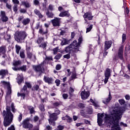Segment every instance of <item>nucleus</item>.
<instances>
[{
  "label": "nucleus",
  "instance_id": "obj_1",
  "mask_svg": "<svg viewBox=\"0 0 130 130\" xmlns=\"http://www.w3.org/2000/svg\"><path fill=\"white\" fill-rule=\"evenodd\" d=\"M124 111H125L124 107L114 108L111 112L110 116L105 119L107 127H111L112 130L116 129L119 124V120L121 119Z\"/></svg>",
  "mask_w": 130,
  "mask_h": 130
},
{
  "label": "nucleus",
  "instance_id": "obj_2",
  "mask_svg": "<svg viewBox=\"0 0 130 130\" xmlns=\"http://www.w3.org/2000/svg\"><path fill=\"white\" fill-rule=\"evenodd\" d=\"M3 115L5 116L4 120V126L6 127L9 126L13 120V117H14V115L11 112L10 109L7 108L6 111H3Z\"/></svg>",
  "mask_w": 130,
  "mask_h": 130
},
{
  "label": "nucleus",
  "instance_id": "obj_3",
  "mask_svg": "<svg viewBox=\"0 0 130 130\" xmlns=\"http://www.w3.org/2000/svg\"><path fill=\"white\" fill-rule=\"evenodd\" d=\"M27 35L25 31H17L14 34V39L18 43H22L26 39Z\"/></svg>",
  "mask_w": 130,
  "mask_h": 130
},
{
  "label": "nucleus",
  "instance_id": "obj_4",
  "mask_svg": "<svg viewBox=\"0 0 130 130\" xmlns=\"http://www.w3.org/2000/svg\"><path fill=\"white\" fill-rule=\"evenodd\" d=\"M45 61H43L41 64L38 66H33L32 68L36 73L39 74V76H41L42 74H44L45 73V70L44 69V64Z\"/></svg>",
  "mask_w": 130,
  "mask_h": 130
},
{
  "label": "nucleus",
  "instance_id": "obj_5",
  "mask_svg": "<svg viewBox=\"0 0 130 130\" xmlns=\"http://www.w3.org/2000/svg\"><path fill=\"white\" fill-rule=\"evenodd\" d=\"M30 119L26 118L22 121V127L23 128L31 130L33 128V124L30 123Z\"/></svg>",
  "mask_w": 130,
  "mask_h": 130
},
{
  "label": "nucleus",
  "instance_id": "obj_6",
  "mask_svg": "<svg viewBox=\"0 0 130 130\" xmlns=\"http://www.w3.org/2000/svg\"><path fill=\"white\" fill-rule=\"evenodd\" d=\"M93 15L91 12H86L83 15V18L85 20V24H89L88 21H91L93 19Z\"/></svg>",
  "mask_w": 130,
  "mask_h": 130
},
{
  "label": "nucleus",
  "instance_id": "obj_7",
  "mask_svg": "<svg viewBox=\"0 0 130 130\" xmlns=\"http://www.w3.org/2000/svg\"><path fill=\"white\" fill-rule=\"evenodd\" d=\"M27 93H28V89H27V87H26V86H23L20 91V93H17V96L18 97H20V96L21 97L23 98V99H25V98L26 97V94H27Z\"/></svg>",
  "mask_w": 130,
  "mask_h": 130
},
{
  "label": "nucleus",
  "instance_id": "obj_8",
  "mask_svg": "<svg viewBox=\"0 0 130 130\" xmlns=\"http://www.w3.org/2000/svg\"><path fill=\"white\" fill-rule=\"evenodd\" d=\"M30 50H31L30 47L26 48V51L27 58H29V59H33V60H36V56L35 55H33V54L30 52Z\"/></svg>",
  "mask_w": 130,
  "mask_h": 130
},
{
  "label": "nucleus",
  "instance_id": "obj_9",
  "mask_svg": "<svg viewBox=\"0 0 130 130\" xmlns=\"http://www.w3.org/2000/svg\"><path fill=\"white\" fill-rule=\"evenodd\" d=\"M70 45L73 49H74L75 52H78L79 51V48H80V45L77 41L74 40Z\"/></svg>",
  "mask_w": 130,
  "mask_h": 130
},
{
  "label": "nucleus",
  "instance_id": "obj_10",
  "mask_svg": "<svg viewBox=\"0 0 130 130\" xmlns=\"http://www.w3.org/2000/svg\"><path fill=\"white\" fill-rule=\"evenodd\" d=\"M53 27H59L60 26V18L55 17L54 19L51 20Z\"/></svg>",
  "mask_w": 130,
  "mask_h": 130
},
{
  "label": "nucleus",
  "instance_id": "obj_11",
  "mask_svg": "<svg viewBox=\"0 0 130 130\" xmlns=\"http://www.w3.org/2000/svg\"><path fill=\"white\" fill-rule=\"evenodd\" d=\"M1 20L2 22H8L9 21V17L6 15V12L1 11L0 13Z\"/></svg>",
  "mask_w": 130,
  "mask_h": 130
},
{
  "label": "nucleus",
  "instance_id": "obj_12",
  "mask_svg": "<svg viewBox=\"0 0 130 130\" xmlns=\"http://www.w3.org/2000/svg\"><path fill=\"white\" fill-rule=\"evenodd\" d=\"M118 57H119L121 60L123 59V46H121L119 48L118 51Z\"/></svg>",
  "mask_w": 130,
  "mask_h": 130
},
{
  "label": "nucleus",
  "instance_id": "obj_13",
  "mask_svg": "<svg viewBox=\"0 0 130 130\" xmlns=\"http://www.w3.org/2000/svg\"><path fill=\"white\" fill-rule=\"evenodd\" d=\"M81 96L82 99L83 100H86V99H87L88 97L90 96V92L89 91H86L85 90L84 91H82L81 93Z\"/></svg>",
  "mask_w": 130,
  "mask_h": 130
},
{
  "label": "nucleus",
  "instance_id": "obj_14",
  "mask_svg": "<svg viewBox=\"0 0 130 130\" xmlns=\"http://www.w3.org/2000/svg\"><path fill=\"white\" fill-rule=\"evenodd\" d=\"M112 99V96H111V92L109 91L108 97L106 99H104L102 101V102L104 104H106V105H107V104H108V103H109V102L111 101Z\"/></svg>",
  "mask_w": 130,
  "mask_h": 130
},
{
  "label": "nucleus",
  "instance_id": "obj_15",
  "mask_svg": "<svg viewBox=\"0 0 130 130\" xmlns=\"http://www.w3.org/2000/svg\"><path fill=\"white\" fill-rule=\"evenodd\" d=\"M112 45V41H108L105 42L104 50H108Z\"/></svg>",
  "mask_w": 130,
  "mask_h": 130
},
{
  "label": "nucleus",
  "instance_id": "obj_16",
  "mask_svg": "<svg viewBox=\"0 0 130 130\" xmlns=\"http://www.w3.org/2000/svg\"><path fill=\"white\" fill-rule=\"evenodd\" d=\"M43 80L45 83H47L49 85L52 84V82H53V79H52V78L48 77L46 76H44Z\"/></svg>",
  "mask_w": 130,
  "mask_h": 130
},
{
  "label": "nucleus",
  "instance_id": "obj_17",
  "mask_svg": "<svg viewBox=\"0 0 130 130\" xmlns=\"http://www.w3.org/2000/svg\"><path fill=\"white\" fill-rule=\"evenodd\" d=\"M49 113V119L53 120H56L58 119V116L57 115H55L54 113H50V112H48Z\"/></svg>",
  "mask_w": 130,
  "mask_h": 130
},
{
  "label": "nucleus",
  "instance_id": "obj_18",
  "mask_svg": "<svg viewBox=\"0 0 130 130\" xmlns=\"http://www.w3.org/2000/svg\"><path fill=\"white\" fill-rule=\"evenodd\" d=\"M64 51H65L66 53H71V52H73V51H75L74 50V49H73V48L72 47V46L70 45L69 46L66 47L64 48Z\"/></svg>",
  "mask_w": 130,
  "mask_h": 130
},
{
  "label": "nucleus",
  "instance_id": "obj_19",
  "mask_svg": "<svg viewBox=\"0 0 130 130\" xmlns=\"http://www.w3.org/2000/svg\"><path fill=\"white\" fill-rule=\"evenodd\" d=\"M34 12L35 15L38 16L39 19H42V18H43L44 17L43 15L41 14V12H40V11H39L38 9H35Z\"/></svg>",
  "mask_w": 130,
  "mask_h": 130
},
{
  "label": "nucleus",
  "instance_id": "obj_20",
  "mask_svg": "<svg viewBox=\"0 0 130 130\" xmlns=\"http://www.w3.org/2000/svg\"><path fill=\"white\" fill-rule=\"evenodd\" d=\"M71 14L69 12V11H62L59 14V17H70Z\"/></svg>",
  "mask_w": 130,
  "mask_h": 130
},
{
  "label": "nucleus",
  "instance_id": "obj_21",
  "mask_svg": "<svg viewBox=\"0 0 130 130\" xmlns=\"http://www.w3.org/2000/svg\"><path fill=\"white\" fill-rule=\"evenodd\" d=\"M9 73L7 70H0V76H2L1 78L2 79H4L5 78V76H6V75H8Z\"/></svg>",
  "mask_w": 130,
  "mask_h": 130
},
{
  "label": "nucleus",
  "instance_id": "obj_22",
  "mask_svg": "<svg viewBox=\"0 0 130 130\" xmlns=\"http://www.w3.org/2000/svg\"><path fill=\"white\" fill-rule=\"evenodd\" d=\"M17 82L19 85H21L22 83H24V79L22 75H18L17 78Z\"/></svg>",
  "mask_w": 130,
  "mask_h": 130
},
{
  "label": "nucleus",
  "instance_id": "obj_23",
  "mask_svg": "<svg viewBox=\"0 0 130 130\" xmlns=\"http://www.w3.org/2000/svg\"><path fill=\"white\" fill-rule=\"evenodd\" d=\"M62 120H67V122H72L73 121V118H71L69 115H67L65 117H62Z\"/></svg>",
  "mask_w": 130,
  "mask_h": 130
},
{
  "label": "nucleus",
  "instance_id": "obj_24",
  "mask_svg": "<svg viewBox=\"0 0 130 130\" xmlns=\"http://www.w3.org/2000/svg\"><path fill=\"white\" fill-rule=\"evenodd\" d=\"M70 44V41L67 39H62L61 40V42L60 43L61 45L62 46H63V45H67V44Z\"/></svg>",
  "mask_w": 130,
  "mask_h": 130
},
{
  "label": "nucleus",
  "instance_id": "obj_25",
  "mask_svg": "<svg viewBox=\"0 0 130 130\" xmlns=\"http://www.w3.org/2000/svg\"><path fill=\"white\" fill-rule=\"evenodd\" d=\"M9 0H0V3H5V4H6V8L10 10L12 9V6L8 4V2H9Z\"/></svg>",
  "mask_w": 130,
  "mask_h": 130
},
{
  "label": "nucleus",
  "instance_id": "obj_26",
  "mask_svg": "<svg viewBox=\"0 0 130 130\" xmlns=\"http://www.w3.org/2000/svg\"><path fill=\"white\" fill-rule=\"evenodd\" d=\"M46 15L47 18H53L54 17V14L52 12H50L49 10H47V12H46Z\"/></svg>",
  "mask_w": 130,
  "mask_h": 130
},
{
  "label": "nucleus",
  "instance_id": "obj_27",
  "mask_svg": "<svg viewBox=\"0 0 130 130\" xmlns=\"http://www.w3.org/2000/svg\"><path fill=\"white\" fill-rule=\"evenodd\" d=\"M21 4L22 6H24L26 8H27L31 7V4H30L28 1H22L21 2Z\"/></svg>",
  "mask_w": 130,
  "mask_h": 130
},
{
  "label": "nucleus",
  "instance_id": "obj_28",
  "mask_svg": "<svg viewBox=\"0 0 130 130\" xmlns=\"http://www.w3.org/2000/svg\"><path fill=\"white\" fill-rule=\"evenodd\" d=\"M22 23L24 26H26V25H28L29 23H30V19L29 18H24L22 21Z\"/></svg>",
  "mask_w": 130,
  "mask_h": 130
},
{
  "label": "nucleus",
  "instance_id": "obj_29",
  "mask_svg": "<svg viewBox=\"0 0 130 130\" xmlns=\"http://www.w3.org/2000/svg\"><path fill=\"white\" fill-rule=\"evenodd\" d=\"M19 56L22 59H24L26 57V54H25L24 50H21L19 53Z\"/></svg>",
  "mask_w": 130,
  "mask_h": 130
},
{
  "label": "nucleus",
  "instance_id": "obj_30",
  "mask_svg": "<svg viewBox=\"0 0 130 130\" xmlns=\"http://www.w3.org/2000/svg\"><path fill=\"white\" fill-rule=\"evenodd\" d=\"M39 33H40V34H42V35H44L48 33V30H47V29H46V31H44V30L42 27L40 28Z\"/></svg>",
  "mask_w": 130,
  "mask_h": 130
},
{
  "label": "nucleus",
  "instance_id": "obj_31",
  "mask_svg": "<svg viewBox=\"0 0 130 130\" xmlns=\"http://www.w3.org/2000/svg\"><path fill=\"white\" fill-rule=\"evenodd\" d=\"M4 38L5 40L7 41V42L10 43L11 41V35L7 34L5 35Z\"/></svg>",
  "mask_w": 130,
  "mask_h": 130
},
{
  "label": "nucleus",
  "instance_id": "obj_32",
  "mask_svg": "<svg viewBox=\"0 0 130 130\" xmlns=\"http://www.w3.org/2000/svg\"><path fill=\"white\" fill-rule=\"evenodd\" d=\"M7 48L5 46H2L0 47V53L5 54L6 53Z\"/></svg>",
  "mask_w": 130,
  "mask_h": 130
},
{
  "label": "nucleus",
  "instance_id": "obj_33",
  "mask_svg": "<svg viewBox=\"0 0 130 130\" xmlns=\"http://www.w3.org/2000/svg\"><path fill=\"white\" fill-rule=\"evenodd\" d=\"M110 76V69L107 68L105 72V77L109 78Z\"/></svg>",
  "mask_w": 130,
  "mask_h": 130
},
{
  "label": "nucleus",
  "instance_id": "obj_34",
  "mask_svg": "<svg viewBox=\"0 0 130 130\" xmlns=\"http://www.w3.org/2000/svg\"><path fill=\"white\" fill-rule=\"evenodd\" d=\"M22 64V61L21 60H18L17 61H14L13 62V64L14 67H18L20 66Z\"/></svg>",
  "mask_w": 130,
  "mask_h": 130
},
{
  "label": "nucleus",
  "instance_id": "obj_35",
  "mask_svg": "<svg viewBox=\"0 0 130 130\" xmlns=\"http://www.w3.org/2000/svg\"><path fill=\"white\" fill-rule=\"evenodd\" d=\"M21 46L19 45H15V50L17 54H19L20 53V50H21Z\"/></svg>",
  "mask_w": 130,
  "mask_h": 130
},
{
  "label": "nucleus",
  "instance_id": "obj_36",
  "mask_svg": "<svg viewBox=\"0 0 130 130\" xmlns=\"http://www.w3.org/2000/svg\"><path fill=\"white\" fill-rule=\"evenodd\" d=\"M46 46H47V42H45L44 43H42L40 46L39 47H42L44 50H46Z\"/></svg>",
  "mask_w": 130,
  "mask_h": 130
},
{
  "label": "nucleus",
  "instance_id": "obj_37",
  "mask_svg": "<svg viewBox=\"0 0 130 130\" xmlns=\"http://www.w3.org/2000/svg\"><path fill=\"white\" fill-rule=\"evenodd\" d=\"M28 109L30 111V114H33L34 112H35V110H34V107H33L32 106H29L28 107Z\"/></svg>",
  "mask_w": 130,
  "mask_h": 130
},
{
  "label": "nucleus",
  "instance_id": "obj_38",
  "mask_svg": "<svg viewBox=\"0 0 130 130\" xmlns=\"http://www.w3.org/2000/svg\"><path fill=\"white\" fill-rule=\"evenodd\" d=\"M52 105L55 108H56V107H59V106H60V102H55L53 103Z\"/></svg>",
  "mask_w": 130,
  "mask_h": 130
},
{
  "label": "nucleus",
  "instance_id": "obj_39",
  "mask_svg": "<svg viewBox=\"0 0 130 130\" xmlns=\"http://www.w3.org/2000/svg\"><path fill=\"white\" fill-rule=\"evenodd\" d=\"M19 71L22 72H26L27 71V66L23 65L19 68Z\"/></svg>",
  "mask_w": 130,
  "mask_h": 130
},
{
  "label": "nucleus",
  "instance_id": "obj_40",
  "mask_svg": "<svg viewBox=\"0 0 130 130\" xmlns=\"http://www.w3.org/2000/svg\"><path fill=\"white\" fill-rule=\"evenodd\" d=\"M47 11H50L51 12L54 11V6L51 4H50L48 7Z\"/></svg>",
  "mask_w": 130,
  "mask_h": 130
},
{
  "label": "nucleus",
  "instance_id": "obj_41",
  "mask_svg": "<svg viewBox=\"0 0 130 130\" xmlns=\"http://www.w3.org/2000/svg\"><path fill=\"white\" fill-rule=\"evenodd\" d=\"M24 86H25V87H26V88H28L29 89H31L32 88V85L31 84V83H30V82H25V85Z\"/></svg>",
  "mask_w": 130,
  "mask_h": 130
},
{
  "label": "nucleus",
  "instance_id": "obj_42",
  "mask_svg": "<svg viewBox=\"0 0 130 130\" xmlns=\"http://www.w3.org/2000/svg\"><path fill=\"white\" fill-rule=\"evenodd\" d=\"M11 111L14 113H15V112H16V111H17V109H16V108H15V104L12 103L11 106Z\"/></svg>",
  "mask_w": 130,
  "mask_h": 130
},
{
  "label": "nucleus",
  "instance_id": "obj_43",
  "mask_svg": "<svg viewBox=\"0 0 130 130\" xmlns=\"http://www.w3.org/2000/svg\"><path fill=\"white\" fill-rule=\"evenodd\" d=\"M54 113H53L55 114L57 116L60 114V111L56 108L54 109Z\"/></svg>",
  "mask_w": 130,
  "mask_h": 130
},
{
  "label": "nucleus",
  "instance_id": "obj_44",
  "mask_svg": "<svg viewBox=\"0 0 130 130\" xmlns=\"http://www.w3.org/2000/svg\"><path fill=\"white\" fill-rule=\"evenodd\" d=\"M92 29H93V24H91L89 26L88 25V27L86 28V33L90 32Z\"/></svg>",
  "mask_w": 130,
  "mask_h": 130
},
{
  "label": "nucleus",
  "instance_id": "obj_45",
  "mask_svg": "<svg viewBox=\"0 0 130 130\" xmlns=\"http://www.w3.org/2000/svg\"><path fill=\"white\" fill-rule=\"evenodd\" d=\"M55 121L54 120L48 119L49 123L53 126H55Z\"/></svg>",
  "mask_w": 130,
  "mask_h": 130
},
{
  "label": "nucleus",
  "instance_id": "obj_46",
  "mask_svg": "<svg viewBox=\"0 0 130 130\" xmlns=\"http://www.w3.org/2000/svg\"><path fill=\"white\" fill-rule=\"evenodd\" d=\"M75 79H77V74L76 73H74L71 76L70 81H72V80H75Z\"/></svg>",
  "mask_w": 130,
  "mask_h": 130
},
{
  "label": "nucleus",
  "instance_id": "obj_47",
  "mask_svg": "<svg viewBox=\"0 0 130 130\" xmlns=\"http://www.w3.org/2000/svg\"><path fill=\"white\" fill-rule=\"evenodd\" d=\"M39 90V85L36 84L33 86L32 88V91H38Z\"/></svg>",
  "mask_w": 130,
  "mask_h": 130
},
{
  "label": "nucleus",
  "instance_id": "obj_48",
  "mask_svg": "<svg viewBox=\"0 0 130 130\" xmlns=\"http://www.w3.org/2000/svg\"><path fill=\"white\" fill-rule=\"evenodd\" d=\"M53 54H56L57 52H59V49L58 47H57L53 49Z\"/></svg>",
  "mask_w": 130,
  "mask_h": 130
},
{
  "label": "nucleus",
  "instance_id": "obj_49",
  "mask_svg": "<svg viewBox=\"0 0 130 130\" xmlns=\"http://www.w3.org/2000/svg\"><path fill=\"white\" fill-rule=\"evenodd\" d=\"M99 125L100 126H102V122H103V119H101V118H98V121H97Z\"/></svg>",
  "mask_w": 130,
  "mask_h": 130
},
{
  "label": "nucleus",
  "instance_id": "obj_50",
  "mask_svg": "<svg viewBox=\"0 0 130 130\" xmlns=\"http://www.w3.org/2000/svg\"><path fill=\"white\" fill-rule=\"evenodd\" d=\"M61 56H62V54H58L54 57V59H56V60H58V59H60Z\"/></svg>",
  "mask_w": 130,
  "mask_h": 130
},
{
  "label": "nucleus",
  "instance_id": "obj_51",
  "mask_svg": "<svg viewBox=\"0 0 130 130\" xmlns=\"http://www.w3.org/2000/svg\"><path fill=\"white\" fill-rule=\"evenodd\" d=\"M39 109L41 111H44L45 109H44V105L43 104H41L39 106Z\"/></svg>",
  "mask_w": 130,
  "mask_h": 130
},
{
  "label": "nucleus",
  "instance_id": "obj_52",
  "mask_svg": "<svg viewBox=\"0 0 130 130\" xmlns=\"http://www.w3.org/2000/svg\"><path fill=\"white\" fill-rule=\"evenodd\" d=\"M13 11L15 12V13H17L18 12V5L15 4L13 6Z\"/></svg>",
  "mask_w": 130,
  "mask_h": 130
},
{
  "label": "nucleus",
  "instance_id": "obj_53",
  "mask_svg": "<svg viewBox=\"0 0 130 130\" xmlns=\"http://www.w3.org/2000/svg\"><path fill=\"white\" fill-rule=\"evenodd\" d=\"M44 39L43 38H39L37 41V43H38V44H40V43H41V42H42V41H43Z\"/></svg>",
  "mask_w": 130,
  "mask_h": 130
},
{
  "label": "nucleus",
  "instance_id": "obj_54",
  "mask_svg": "<svg viewBox=\"0 0 130 130\" xmlns=\"http://www.w3.org/2000/svg\"><path fill=\"white\" fill-rule=\"evenodd\" d=\"M64 58H67V59H70L71 58V53H69L68 54L63 55Z\"/></svg>",
  "mask_w": 130,
  "mask_h": 130
},
{
  "label": "nucleus",
  "instance_id": "obj_55",
  "mask_svg": "<svg viewBox=\"0 0 130 130\" xmlns=\"http://www.w3.org/2000/svg\"><path fill=\"white\" fill-rule=\"evenodd\" d=\"M55 69H56V71H59L60 70H61V66L60 65V64H57L56 66Z\"/></svg>",
  "mask_w": 130,
  "mask_h": 130
},
{
  "label": "nucleus",
  "instance_id": "obj_56",
  "mask_svg": "<svg viewBox=\"0 0 130 130\" xmlns=\"http://www.w3.org/2000/svg\"><path fill=\"white\" fill-rule=\"evenodd\" d=\"M130 50V46L129 44H127L125 48V51L126 52V51H129Z\"/></svg>",
  "mask_w": 130,
  "mask_h": 130
},
{
  "label": "nucleus",
  "instance_id": "obj_57",
  "mask_svg": "<svg viewBox=\"0 0 130 130\" xmlns=\"http://www.w3.org/2000/svg\"><path fill=\"white\" fill-rule=\"evenodd\" d=\"M82 42H83V37H80L78 39V43H79V45L81 46V44H82Z\"/></svg>",
  "mask_w": 130,
  "mask_h": 130
},
{
  "label": "nucleus",
  "instance_id": "obj_58",
  "mask_svg": "<svg viewBox=\"0 0 130 130\" xmlns=\"http://www.w3.org/2000/svg\"><path fill=\"white\" fill-rule=\"evenodd\" d=\"M22 118H23V114L20 113L18 117V120L19 121V122H21V120H22Z\"/></svg>",
  "mask_w": 130,
  "mask_h": 130
},
{
  "label": "nucleus",
  "instance_id": "obj_59",
  "mask_svg": "<svg viewBox=\"0 0 130 130\" xmlns=\"http://www.w3.org/2000/svg\"><path fill=\"white\" fill-rule=\"evenodd\" d=\"M87 112L88 114H92L93 113V109L91 108L87 109Z\"/></svg>",
  "mask_w": 130,
  "mask_h": 130
},
{
  "label": "nucleus",
  "instance_id": "obj_60",
  "mask_svg": "<svg viewBox=\"0 0 130 130\" xmlns=\"http://www.w3.org/2000/svg\"><path fill=\"white\" fill-rule=\"evenodd\" d=\"M57 128L58 130H63L64 129V126L59 125L57 126Z\"/></svg>",
  "mask_w": 130,
  "mask_h": 130
},
{
  "label": "nucleus",
  "instance_id": "obj_61",
  "mask_svg": "<svg viewBox=\"0 0 130 130\" xmlns=\"http://www.w3.org/2000/svg\"><path fill=\"white\" fill-rule=\"evenodd\" d=\"M8 92L7 93V95L9 96L10 95V94H11V93H12V90L11 89V87H8Z\"/></svg>",
  "mask_w": 130,
  "mask_h": 130
},
{
  "label": "nucleus",
  "instance_id": "obj_62",
  "mask_svg": "<svg viewBox=\"0 0 130 130\" xmlns=\"http://www.w3.org/2000/svg\"><path fill=\"white\" fill-rule=\"evenodd\" d=\"M55 83L57 87L60 85V80L59 79H57L55 81Z\"/></svg>",
  "mask_w": 130,
  "mask_h": 130
},
{
  "label": "nucleus",
  "instance_id": "obj_63",
  "mask_svg": "<svg viewBox=\"0 0 130 130\" xmlns=\"http://www.w3.org/2000/svg\"><path fill=\"white\" fill-rule=\"evenodd\" d=\"M119 103H120V104L121 105H123V104H124V103H125V101H124V100H119Z\"/></svg>",
  "mask_w": 130,
  "mask_h": 130
},
{
  "label": "nucleus",
  "instance_id": "obj_64",
  "mask_svg": "<svg viewBox=\"0 0 130 130\" xmlns=\"http://www.w3.org/2000/svg\"><path fill=\"white\" fill-rule=\"evenodd\" d=\"M78 107H80L81 109H83V108H85V105L84 104L80 103L78 105Z\"/></svg>",
  "mask_w": 130,
  "mask_h": 130
}]
</instances>
